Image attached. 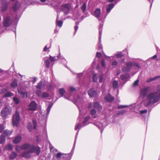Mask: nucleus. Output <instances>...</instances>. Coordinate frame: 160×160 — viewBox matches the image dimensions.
I'll return each mask as SVG.
<instances>
[{"instance_id":"f257e3e1","label":"nucleus","mask_w":160,"mask_h":160,"mask_svg":"<svg viewBox=\"0 0 160 160\" xmlns=\"http://www.w3.org/2000/svg\"><path fill=\"white\" fill-rule=\"evenodd\" d=\"M160 99V85L157 89L149 93L147 96V98L143 101V105L147 107L150 104H153L158 102Z\"/></svg>"},{"instance_id":"f03ea898","label":"nucleus","mask_w":160,"mask_h":160,"mask_svg":"<svg viewBox=\"0 0 160 160\" xmlns=\"http://www.w3.org/2000/svg\"><path fill=\"white\" fill-rule=\"evenodd\" d=\"M23 150H28V151H25L22 152L21 156L25 158H30L32 153H36L37 155H39L40 152V148L39 147H35L32 145L29 144H24L22 146Z\"/></svg>"},{"instance_id":"7ed1b4c3","label":"nucleus","mask_w":160,"mask_h":160,"mask_svg":"<svg viewBox=\"0 0 160 160\" xmlns=\"http://www.w3.org/2000/svg\"><path fill=\"white\" fill-rule=\"evenodd\" d=\"M54 8L57 12L59 11V8L61 11L63 12L65 14L67 15L69 13L71 7L70 5L68 3L62 5L61 6H55Z\"/></svg>"},{"instance_id":"20e7f679","label":"nucleus","mask_w":160,"mask_h":160,"mask_svg":"<svg viewBox=\"0 0 160 160\" xmlns=\"http://www.w3.org/2000/svg\"><path fill=\"white\" fill-rule=\"evenodd\" d=\"M12 109L11 107L8 106L5 107L1 112V116L5 118L11 113Z\"/></svg>"},{"instance_id":"39448f33","label":"nucleus","mask_w":160,"mask_h":160,"mask_svg":"<svg viewBox=\"0 0 160 160\" xmlns=\"http://www.w3.org/2000/svg\"><path fill=\"white\" fill-rule=\"evenodd\" d=\"M20 116L19 112L16 111L12 117V123L14 126H17L20 120Z\"/></svg>"},{"instance_id":"423d86ee","label":"nucleus","mask_w":160,"mask_h":160,"mask_svg":"<svg viewBox=\"0 0 160 160\" xmlns=\"http://www.w3.org/2000/svg\"><path fill=\"white\" fill-rule=\"evenodd\" d=\"M12 18L9 17H4L3 18V25L4 27H8L10 26L12 23Z\"/></svg>"},{"instance_id":"0eeeda50","label":"nucleus","mask_w":160,"mask_h":160,"mask_svg":"<svg viewBox=\"0 0 160 160\" xmlns=\"http://www.w3.org/2000/svg\"><path fill=\"white\" fill-rule=\"evenodd\" d=\"M28 108H27L28 111H35L37 108V104L34 101H32L28 105Z\"/></svg>"},{"instance_id":"6e6552de","label":"nucleus","mask_w":160,"mask_h":160,"mask_svg":"<svg viewBox=\"0 0 160 160\" xmlns=\"http://www.w3.org/2000/svg\"><path fill=\"white\" fill-rule=\"evenodd\" d=\"M102 25H100L99 26V42L98 43V50H100L101 49H102V45L101 43V34H102Z\"/></svg>"},{"instance_id":"1a4fd4ad","label":"nucleus","mask_w":160,"mask_h":160,"mask_svg":"<svg viewBox=\"0 0 160 160\" xmlns=\"http://www.w3.org/2000/svg\"><path fill=\"white\" fill-rule=\"evenodd\" d=\"M126 67L123 68L122 70L125 72H129L130 71L132 67L134 66V63L129 62L126 63Z\"/></svg>"},{"instance_id":"9d476101","label":"nucleus","mask_w":160,"mask_h":160,"mask_svg":"<svg viewBox=\"0 0 160 160\" xmlns=\"http://www.w3.org/2000/svg\"><path fill=\"white\" fill-rule=\"evenodd\" d=\"M149 89L148 87L141 89L140 91V96L143 98L145 97L149 92Z\"/></svg>"},{"instance_id":"9b49d317","label":"nucleus","mask_w":160,"mask_h":160,"mask_svg":"<svg viewBox=\"0 0 160 160\" xmlns=\"http://www.w3.org/2000/svg\"><path fill=\"white\" fill-rule=\"evenodd\" d=\"M88 93L90 98L95 97L97 95L96 91L92 88H90L88 91Z\"/></svg>"},{"instance_id":"f8f14e48","label":"nucleus","mask_w":160,"mask_h":160,"mask_svg":"<svg viewBox=\"0 0 160 160\" xmlns=\"http://www.w3.org/2000/svg\"><path fill=\"white\" fill-rule=\"evenodd\" d=\"M32 123L34 125V126L33 127L32 126L31 122L28 123V125L27 126L28 128V129L30 131H32V129H36V128L37 126V124L36 121L34 120H33L32 121Z\"/></svg>"},{"instance_id":"ddd939ff","label":"nucleus","mask_w":160,"mask_h":160,"mask_svg":"<svg viewBox=\"0 0 160 160\" xmlns=\"http://www.w3.org/2000/svg\"><path fill=\"white\" fill-rule=\"evenodd\" d=\"M114 99V97H112L109 93L104 98L105 101L109 102H112Z\"/></svg>"},{"instance_id":"4468645a","label":"nucleus","mask_w":160,"mask_h":160,"mask_svg":"<svg viewBox=\"0 0 160 160\" xmlns=\"http://www.w3.org/2000/svg\"><path fill=\"white\" fill-rule=\"evenodd\" d=\"M93 107L94 108L98 109V112H101L102 108V106L99 104V102H95L93 104Z\"/></svg>"},{"instance_id":"2eb2a0df","label":"nucleus","mask_w":160,"mask_h":160,"mask_svg":"<svg viewBox=\"0 0 160 160\" xmlns=\"http://www.w3.org/2000/svg\"><path fill=\"white\" fill-rule=\"evenodd\" d=\"M22 139V137L20 135H18L15 138L13 142L14 143L17 144L21 141Z\"/></svg>"},{"instance_id":"dca6fc26","label":"nucleus","mask_w":160,"mask_h":160,"mask_svg":"<svg viewBox=\"0 0 160 160\" xmlns=\"http://www.w3.org/2000/svg\"><path fill=\"white\" fill-rule=\"evenodd\" d=\"M20 6L19 2H16L13 5L12 9L14 11H16L20 8Z\"/></svg>"},{"instance_id":"f3484780","label":"nucleus","mask_w":160,"mask_h":160,"mask_svg":"<svg viewBox=\"0 0 160 160\" xmlns=\"http://www.w3.org/2000/svg\"><path fill=\"white\" fill-rule=\"evenodd\" d=\"M58 59H59V57H52L51 55L49 56V59L50 60L51 62L52 63V65L54 64L55 61L58 60Z\"/></svg>"},{"instance_id":"a211bd4d","label":"nucleus","mask_w":160,"mask_h":160,"mask_svg":"<svg viewBox=\"0 0 160 160\" xmlns=\"http://www.w3.org/2000/svg\"><path fill=\"white\" fill-rule=\"evenodd\" d=\"M83 101L82 99V98L78 96V98L76 100V101H75L74 103L75 104L77 105V106L78 107V108L79 109V108L78 106V104H80L82 103Z\"/></svg>"},{"instance_id":"6ab92c4d","label":"nucleus","mask_w":160,"mask_h":160,"mask_svg":"<svg viewBox=\"0 0 160 160\" xmlns=\"http://www.w3.org/2000/svg\"><path fill=\"white\" fill-rule=\"evenodd\" d=\"M101 14L100 9L98 8L94 12V16L97 18H99Z\"/></svg>"},{"instance_id":"aec40b11","label":"nucleus","mask_w":160,"mask_h":160,"mask_svg":"<svg viewBox=\"0 0 160 160\" xmlns=\"http://www.w3.org/2000/svg\"><path fill=\"white\" fill-rule=\"evenodd\" d=\"M58 16H59L58 14V13L57 18V19H56V24L58 26L60 27H61L62 26L63 22L61 21L58 20Z\"/></svg>"},{"instance_id":"412c9836","label":"nucleus","mask_w":160,"mask_h":160,"mask_svg":"<svg viewBox=\"0 0 160 160\" xmlns=\"http://www.w3.org/2000/svg\"><path fill=\"white\" fill-rule=\"evenodd\" d=\"M114 7V4H109L108 5V7L107 8V12L108 13Z\"/></svg>"},{"instance_id":"4be33fe9","label":"nucleus","mask_w":160,"mask_h":160,"mask_svg":"<svg viewBox=\"0 0 160 160\" xmlns=\"http://www.w3.org/2000/svg\"><path fill=\"white\" fill-rule=\"evenodd\" d=\"M58 92L61 97L63 96L65 92V91L63 88H60L58 90Z\"/></svg>"},{"instance_id":"5701e85b","label":"nucleus","mask_w":160,"mask_h":160,"mask_svg":"<svg viewBox=\"0 0 160 160\" xmlns=\"http://www.w3.org/2000/svg\"><path fill=\"white\" fill-rule=\"evenodd\" d=\"M18 92L19 93L21 94V95L22 96V97L24 98H26L28 97V95L27 92H22V91H18Z\"/></svg>"},{"instance_id":"b1692460","label":"nucleus","mask_w":160,"mask_h":160,"mask_svg":"<svg viewBox=\"0 0 160 160\" xmlns=\"http://www.w3.org/2000/svg\"><path fill=\"white\" fill-rule=\"evenodd\" d=\"M12 133V132L7 130H5L3 133V134L7 136H10Z\"/></svg>"},{"instance_id":"393cba45","label":"nucleus","mask_w":160,"mask_h":160,"mask_svg":"<svg viewBox=\"0 0 160 160\" xmlns=\"http://www.w3.org/2000/svg\"><path fill=\"white\" fill-rule=\"evenodd\" d=\"M113 87L114 89L117 88L118 87V82L117 81L114 80L112 83Z\"/></svg>"},{"instance_id":"a878e982","label":"nucleus","mask_w":160,"mask_h":160,"mask_svg":"<svg viewBox=\"0 0 160 160\" xmlns=\"http://www.w3.org/2000/svg\"><path fill=\"white\" fill-rule=\"evenodd\" d=\"M13 94L10 92H6L3 95L4 97H8L13 95Z\"/></svg>"},{"instance_id":"bb28decb","label":"nucleus","mask_w":160,"mask_h":160,"mask_svg":"<svg viewBox=\"0 0 160 160\" xmlns=\"http://www.w3.org/2000/svg\"><path fill=\"white\" fill-rule=\"evenodd\" d=\"M17 85L18 83L17 80L15 79L11 83V86L13 88H15L17 86Z\"/></svg>"},{"instance_id":"cd10ccee","label":"nucleus","mask_w":160,"mask_h":160,"mask_svg":"<svg viewBox=\"0 0 160 160\" xmlns=\"http://www.w3.org/2000/svg\"><path fill=\"white\" fill-rule=\"evenodd\" d=\"M64 155H68L62 153L61 152H58L56 154V158L57 159L60 158L62 156Z\"/></svg>"},{"instance_id":"c85d7f7f","label":"nucleus","mask_w":160,"mask_h":160,"mask_svg":"<svg viewBox=\"0 0 160 160\" xmlns=\"http://www.w3.org/2000/svg\"><path fill=\"white\" fill-rule=\"evenodd\" d=\"M17 156V154L15 152H12L10 155L9 157L10 159H13L15 158Z\"/></svg>"},{"instance_id":"c756f323","label":"nucleus","mask_w":160,"mask_h":160,"mask_svg":"<svg viewBox=\"0 0 160 160\" xmlns=\"http://www.w3.org/2000/svg\"><path fill=\"white\" fill-rule=\"evenodd\" d=\"M13 100L14 103L16 104H18L19 103V99L17 97H14L13 98Z\"/></svg>"},{"instance_id":"7c9ffc66","label":"nucleus","mask_w":160,"mask_h":160,"mask_svg":"<svg viewBox=\"0 0 160 160\" xmlns=\"http://www.w3.org/2000/svg\"><path fill=\"white\" fill-rule=\"evenodd\" d=\"M5 138L3 135L0 136V143H2L5 141Z\"/></svg>"},{"instance_id":"2f4dec72","label":"nucleus","mask_w":160,"mask_h":160,"mask_svg":"<svg viewBox=\"0 0 160 160\" xmlns=\"http://www.w3.org/2000/svg\"><path fill=\"white\" fill-rule=\"evenodd\" d=\"M81 9L83 12L85 11L86 9V3H84L81 7Z\"/></svg>"},{"instance_id":"473e14b6","label":"nucleus","mask_w":160,"mask_h":160,"mask_svg":"<svg viewBox=\"0 0 160 160\" xmlns=\"http://www.w3.org/2000/svg\"><path fill=\"white\" fill-rule=\"evenodd\" d=\"M160 78V76H157L153 78H149L147 82H149L151 81L154 80L155 79H158V78Z\"/></svg>"},{"instance_id":"72a5a7b5","label":"nucleus","mask_w":160,"mask_h":160,"mask_svg":"<svg viewBox=\"0 0 160 160\" xmlns=\"http://www.w3.org/2000/svg\"><path fill=\"white\" fill-rule=\"evenodd\" d=\"M42 86V82L41 81L36 86V88L37 89H41Z\"/></svg>"},{"instance_id":"f704fd0d","label":"nucleus","mask_w":160,"mask_h":160,"mask_svg":"<svg viewBox=\"0 0 160 160\" xmlns=\"http://www.w3.org/2000/svg\"><path fill=\"white\" fill-rule=\"evenodd\" d=\"M124 55L122 52H118L116 56L118 58H121Z\"/></svg>"},{"instance_id":"c9c22d12","label":"nucleus","mask_w":160,"mask_h":160,"mask_svg":"<svg viewBox=\"0 0 160 160\" xmlns=\"http://www.w3.org/2000/svg\"><path fill=\"white\" fill-rule=\"evenodd\" d=\"M98 75L97 74H93L92 78L94 82H96L98 79Z\"/></svg>"},{"instance_id":"e433bc0d","label":"nucleus","mask_w":160,"mask_h":160,"mask_svg":"<svg viewBox=\"0 0 160 160\" xmlns=\"http://www.w3.org/2000/svg\"><path fill=\"white\" fill-rule=\"evenodd\" d=\"M46 66L47 68H48L49 67L50 64V60L49 59L46 60L45 61Z\"/></svg>"},{"instance_id":"4c0bfd02","label":"nucleus","mask_w":160,"mask_h":160,"mask_svg":"<svg viewBox=\"0 0 160 160\" xmlns=\"http://www.w3.org/2000/svg\"><path fill=\"white\" fill-rule=\"evenodd\" d=\"M49 96V94L46 92H43L42 95H41V97L42 98H45L48 97Z\"/></svg>"},{"instance_id":"58836bf2","label":"nucleus","mask_w":160,"mask_h":160,"mask_svg":"<svg viewBox=\"0 0 160 160\" xmlns=\"http://www.w3.org/2000/svg\"><path fill=\"white\" fill-rule=\"evenodd\" d=\"M52 106V105H49L47 108L46 113V114H47V115H48L49 113Z\"/></svg>"},{"instance_id":"ea45409f","label":"nucleus","mask_w":160,"mask_h":160,"mask_svg":"<svg viewBox=\"0 0 160 160\" xmlns=\"http://www.w3.org/2000/svg\"><path fill=\"white\" fill-rule=\"evenodd\" d=\"M6 148L8 150H11L12 149V145L11 144H9L6 146Z\"/></svg>"},{"instance_id":"a19ab883","label":"nucleus","mask_w":160,"mask_h":160,"mask_svg":"<svg viewBox=\"0 0 160 160\" xmlns=\"http://www.w3.org/2000/svg\"><path fill=\"white\" fill-rule=\"evenodd\" d=\"M96 110L94 109H92L90 112V114L92 115H94L96 113Z\"/></svg>"},{"instance_id":"79ce46f5","label":"nucleus","mask_w":160,"mask_h":160,"mask_svg":"<svg viewBox=\"0 0 160 160\" xmlns=\"http://www.w3.org/2000/svg\"><path fill=\"white\" fill-rule=\"evenodd\" d=\"M4 128L5 127L3 124H0V132H2Z\"/></svg>"},{"instance_id":"37998d69","label":"nucleus","mask_w":160,"mask_h":160,"mask_svg":"<svg viewBox=\"0 0 160 160\" xmlns=\"http://www.w3.org/2000/svg\"><path fill=\"white\" fill-rule=\"evenodd\" d=\"M41 91L40 89H39V90H37L36 91V93L39 97H40L41 96Z\"/></svg>"},{"instance_id":"c03bdc74","label":"nucleus","mask_w":160,"mask_h":160,"mask_svg":"<svg viewBox=\"0 0 160 160\" xmlns=\"http://www.w3.org/2000/svg\"><path fill=\"white\" fill-rule=\"evenodd\" d=\"M7 8V5H3L1 7V10L2 11H4L6 10Z\"/></svg>"},{"instance_id":"a18cd8bd","label":"nucleus","mask_w":160,"mask_h":160,"mask_svg":"<svg viewBox=\"0 0 160 160\" xmlns=\"http://www.w3.org/2000/svg\"><path fill=\"white\" fill-rule=\"evenodd\" d=\"M121 77L122 80H125L127 78V75L126 74L123 75H122L121 76Z\"/></svg>"},{"instance_id":"49530a36","label":"nucleus","mask_w":160,"mask_h":160,"mask_svg":"<svg viewBox=\"0 0 160 160\" xmlns=\"http://www.w3.org/2000/svg\"><path fill=\"white\" fill-rule=\"evenodd\" d=\"M90 118V116H88L85 117L84 118V120L83 121V123H85Z\"/></svg>"},{"instance_id":"de8ad7c7","label":"nucleus","mask_w":160,"mask_h":160,"mask_svg":"<svg viewBox=\"0 0 160 160\" xmlns=\"http://www.w3.org/2000/svg\"><path fill=\"white\" fill-rule=\"evenodd\" d=\"M22 149V146L21 147H19L18 146H16V150L18 152H19V151L21 149Z\"/></svg>"},{"instance_id":"09e8293b","label":"nucleus","mask_w":160,"mask_h":160,"mask_svg":"<svg viewBox=\"0 0 160 160\" xmlns=\"http://www.w3.org/2000/svg\"><path fill=\"white\" fill-rule=\"evenodd\" d=\"M84 126V125L81 126V125H80L79 124H78L75 125V130H76L79 128V127L81 128V127H82Z\"/></svg>"},{"instance_id":"8fccbe9b","label":"nucleus","mask_w":160,"mask_h":160,"mask_svg":"<svg viewBox=\"0 0 160 160\" xmlns=\"http://www.w3.org/2000/svg\"><path fill=\"white\" fill-rule=\"evenodd\" d=\"M101 65L102 66L105 67L106 66V64L104 59H102L101 62Z\"/></svg>"},{"instance_id":"3c124183","label":"nucleus","mask_w":160,"mask_h":160,"mask_svg":"<svg viewBox=\"0 0 160 160\" xmlns=\"http://www.w3.org/2000/svg\"><path fill=\"white\" fill-rule=\"evenodd\" d=\"M75 88H73L72 87H70V89H69V91H70L69 92L70 93L74 91H75Z\"/></svg>"},{"instance_id":"603ef678","label":"nucleus","mask_w":160,"mask_h":160,"mask_svg":"<svg viewBox=\"0 0 160 160\" xmlns=\"http://www.w3.org/2000/svg\"><path fill=\"white\" fill-rule=\"evenodd\" d=\"M128 107V106L127 105H119L118 106V108H124L126 107Z\"/></svg>"},{"instance_id":"864d4df0","label":"nucleus","mask_w":160,"mask_h":160,"mask_svg":"<svg viewBox=\"0 0 160 160\" xmlns=\"http://www.w3.org/2000/svg\"><path fill=\"white\" fill-rule=\"evenodd\" d=\"M147 110L145 109L144 110H142L140 111V113L141 114H143L145 113H147Z\"/></svg>"},{"instance_id":"5fc2aeb1","label":"nucleus","mask_w":160,"mask_h":160,"mask_svg":"<svg viewBox=\"0 0 160 160\" xmlns=\"http://www.w3.org/2000/svg\"><path fill=\"white\" fill-rule=\"evenodd\" d=\"M103 79V76L102 75H101L99 78V82H102V80Z\"/></svg>"},{"instance_id":"6e6d98bb","label":"nucleus","mask_w":160,"mask_h":160,"mask_svg":"<svg viewBox=\"0 0 160 160\" xmlns=\"http://www.w3.org/2000/svg\"><path fill=\"white\" fill-rule=\"evenodd\" d=\"M138 82H139V80H137L136 81H135L134 82V83H133V86H136L138 84Z\"/></svg>"},{"instance_id":"4d7b16f0","label":"nucleus","mask_w":160,"mask_h":160,"mask_svg":"<svg viewBox=\"0 0 160 160\" xmlns=\"http://www.w3.org/2000/svg\"><path fill=\"white\" fill-rule=\"evenodd\" d=\"M118 64V62L116 61H114L112 62V66H116Z\"/></svg>"},{"instance_id":"13d9d810","label":"nucleus","mask_w":160,"mask_h":160,"mask_svg":"<svg viewBox=\"0 0 160 160\" xmlns=\"http://www.w3.org/2000/svg\"><path fill=\"white\" fill-rule=\"evenodd\" d=\"M101 56V54L100 52H97L96 54V57H98V58L100 57Z\"/></svg>"},{"instance_id":"bf43d9fd","label":"nucleus","mask_w":160,"mask_h":160,"mask_svg":"<svg viewBox=\"0 0 160 160\" xmlns=\"http://www.w3.org/2000/svg\"><path fill=\"white\" fill-rule=\"evenodd\" d=\"M48 89L49 90H50L52 89V86L51 84H49L48 86Z\"/></svg>"},{"instance_id":"052dcab7","label":"nucleus","mask_w":160,"mask_h":160,"mask_svg":"<svg viewBox=\"0 0 160 160\" xmlns=\"http://www.w3.org/2000/svg\"><path fill=\"white\" fill-rule=\"evenodd\" d=\"M74 28H75V32H74V34H75L76 33V31L78 29V26H77V25H76L75 26Z\"/></svg>"},{"instance_id":"680f3d73","label":"nucleus","mask_w":160,"mask_h":160,"mask_svg":"<svg viewBox=\"0 0 160 160\" xmlns=\"http://www.w3.org/2000/svg\"><path fill=\"white\" fill-rule=\"evenodd\" d=\"M57 57H59V59H58V60H61V59H62L63 58V56H61L60 55H58V56H56Z\"/></svg>"},{"instance_id":"e2e57ef3","label":"nucleus","mask_w":160,"mask_h":160,"mask_svg":"<svg viewBox=\"0 0 160 160\" xmlns=\"http://www.w3.org/2000/svg\"><path fill=\"white\" fill-rule=\"evenodd\" d=\"M67 154L68 155H63L61 157L62 158H67L69 156V154Z\"/></svg>"},{"instance_id":"0e129e2a","label":"nucleus","mask_w":160,"mask_h":160,"mask_svg":"<svg viewBox=\"0 0 160 160\" xmlns=\"http://www.w3.org/2000/svg\"><path fill=\"white\" fill-rule=\"evenodd\" d=\"M7 92V89H3L2 91V93H4L5 92Z\"/></svg>"},{"instance_id":"69168bd1","label":"nucleus","mask_w":160,"mask_h":160,"mask_svg":"<svg viewBox=\"0 0 160 160\" xmlns=\"http://www.w3.org/2000/svg\"><path fill=\"white\" fill-rule=\"evenodd\" d=\"M134 66H135L137 67H139V64L136 63H134Z\"/></svg>"},{"instance_id":"338daca9","label":"nucleus","mask_w":160,"mask_h":160,"mask_svg":"<svg viewBox=\"0 0 160 160\" xmlns=\"http://www.w3.org/2000/svg\"><path fill=\"white\" fill-rule=\"evenodd\" d=\"M92 104L91 103H89L88 106V108H90L92 107Z\"/></svg>"},{"instance_id":"774afa93","label":"nucleus","mask_w":160,"mask_h":160,"mask_svg":"<svg viewBox=\"0 0 160 160\" xmlns=\"http://www.w3.org/2000/svg\"><path fill=\"white\" fill-rule=\"evenodd\" d=\"M47 49H48V48H47V46L46 45L45 47H44V48L43 51H46L47 50Z\"/></svg>"}]
</instances>
